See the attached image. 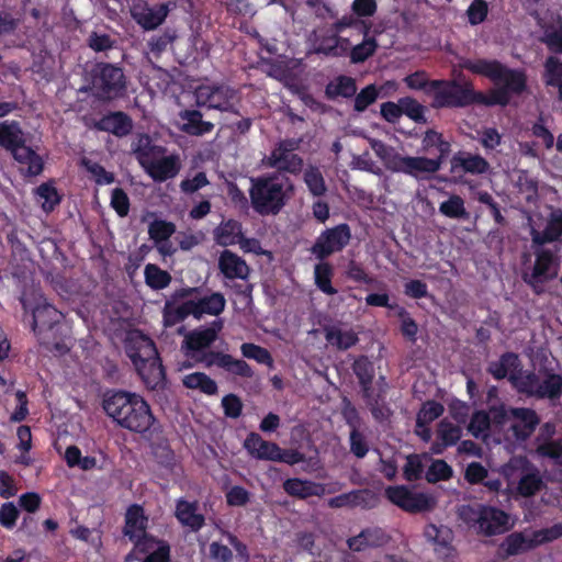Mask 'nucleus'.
Here are the masks:
<instances>
[{"instance_id": "obj_1", "label": "nucleus", "mask_w": 562, "mask_h": 562, "mask_svg": "<svg viewBox=\"0 0 562 562\" xmlns=\"http://www.w3.org/2000/svg\"><path fill=\"white\" fill-rule=\"evenodd\" d=\"M463 67L474 75L488 78L496 86L501 85L491 89L488 93L475 91L472 88L471 105L506 106L512 95H520L527 89V76L522 70L510 69L496 59L467 60Z\"/></svg>"}, {"instance_id": "obj_2", "label": "nucleus", "mask_w": 562, "mask_h": 562, "mask_svg": "<svg viewBox=\"0 0 562 562\" xmlns=\"http://www.w3.org/2000/svg\"><path fill=\"white\" fill-rule=\"evenodd\" d=\"M422 150L429 155H437L432 158L426 156H403L393 153L384 159L385 168L392 172L407 175L416 180H428L441 169L445 159L451 151V144L446 140L441 133L435 130H427L422 139Z\"/></svg>"}, {"instance_id": "obj_3", "label": "nucleus", "mask_w": 562, "mask_h": 562, "mask_svg": "<svg viewBox=\"0 0 562 562\" xmlns=\"http://www.w3.org/2000/svg\"><path fill=\"white\" fill-rule=\"evenodd\" d=\"M102 408L116 425L140 435L149 431L156 423L149 404L140 395L128 391H105Z\"/></svg>"}, {"instance_id": "obj_4", "label": "nucleus", "mask_w": 562, "mask_h": 562, "mask_svg": "<svg viewBox=\"0 0 562 562\" xmlns=\"http://www.w3.org/2000/svg\"><path fill=\"white\" fill-rule=\"evenodd\" d=\"M20 302L24 313H31L32 330L40 345L49 351L64 352L67 347L58 334L64 314L35 288L24 290L20 296Z\"/></svg>"}, {"instance_id": "obj_5", "label": "nucleus", "mask_w": 562, "mask_h": 562, "mask_svg": "<svg viewBox=\"0 0 562 562\" xmlns=\"http://www.w3.org/2000/svg\"><path fill=\"white\" fill-rule=\"evenodd\" d=\"M81 91L100 102L109 103L127 95L128 79L120 65L98 61L88 71L87 85Z\"/></svg>"}, {"instance_id": "obj_6", "label": "nucleus", "mask_w": 562, "mask_h": 562, "mask_svg": "<svg viewBox=\"0 0 562 562\" xmlns=\"http://www.w3.org/2000/svg\"><path fill=\"white\" fill-rule=\"evenodd\" d=\"M125 352L147 387L155 389L164 381L165 370L153 339L140 333L131 336Z\"/></svg>"}, {"instance_id": "obj_7", "label": "nucleus", "mask_w": 562, "mask_h": 562, "mask_svg": "<svg viewBox=\"0 0 562 562\" xmlns=\"http://www.w3.org/2000/svg\"><path fill=\"white\" fill-rule=\"evenodd\" d=\"M289 179L278 173L250 179L249 196L252 209L260 215H277L285 205Z\"/></svg>"}, {"instance_id": "obj_8", "label": "nucleus", "mask_w": 562, "mask_h": 562, "mask_svg": "<svg viewBox=\"0 0 562 562\" xmlns=\"http://www.w3.org/2000/svg\"><path fill=\"white\" fill-rule=\"evenodd\" d=\"M458 515L470 528L486 537L504 533L508 529V514L494 506L462 505L458 509Z\"/></svg>"}, {"instance_id": "obj_9", "label": "nucleus", "mask_w": 562, "mask_h": 562, "mask_svg": "<svg viewBox=\"0 0 562 562\" xmlns=\"http://www.w3.org/2000/svg\"><path fill=\"white\" fill-rule=\"evenodd\" d=\"M194 98L200 108L240 115L239 91L225 82L200 85L195 88Z\"/></svg>"}, {"instance_id": "obj_10", "label": "nucleus", "mask_w": 562, "mask_h": 562, "mask_svg": "<svg viewBox=\"0 0 562 562\" xmlns=\"http://www.w3.org/2000/svg\"><path fill=\"white\" fill-rule=\"evenodd\" d=\"M559 250V248L555 250L546 247L535 248L533 267L530 272H522L521 278L536 294L542 293V285L558 277L561 263Z\"/></svg>"}, {"instance_id": "obj_11", "label": "nucleus", "mask_w": 562, "mask_h": 562, "mask_svg": "<svg viewBox=\"0 0 562 562\" xmlns=\"http://www.w3.org/2000/svg\"><path fill=\"white\" fill-rule=\"evenodd\" d=\"M472 83L450 79H432V108L459 109L471 105Z\"/></svg>"}, {"instance_id": "obj_12", "label": "nucleus", "mask_w": 562, "mask_h": 562, "mask_svg": "<svg viewBox=\"0 0 562 562\" xmlns=\"http://www.w3.org/2000/svg\"><path fill=\"white\" fill-rule=\"evenodd\" d=\"M224 327V321L216 318L209 326H200L188 331L182 340L181 349L186 357L192 359L202 351L210 349L217 340L218 334Z\"/></svg>"}, {"instance_id": "obj_13", "label": "nucleus", "mask_w": 562, "mask_h": 562, "mask_svg": "<svg viewBox=\"0 0 562 562\" xmlns=\"http://www.w3.org/2000/svg\"><path fill=\"white\" fill-rule=\"evenodd\" d=\"M386 498L404 512L417 514L428 512L435 506V499L424 492H413L405 485L385 488Z\"/></svg>"}, {"instance_id": "obj_14", "label": "nucleus", "mask_w": 562, "mask_h": 562, "mask_svg": "<svg viewBox=\"0 0 562 562\" xmlns=\"http://www.w3.org/2000/svg\"><path fill=\"white\" fill-rule=\"evenodd\" d=\"M350 238L351 231L346 223L326 228L316 238L311 252L318 260H325L330 255L341 251L349 244Z\"/></svg>"}, {"instance_id": "obj_15", "label": "nucleus", "mask_w": 562, "mask_h": 562, "mask_svg": "<svg viewBox=\"0 0 562 562\" xmlns=\"http://www.w3.org/2000/svg\"><path fill=\"white\" fill-rule=\"evenodd\" d=\"M538 546L539 541L536 540L533 531L530 535H526L522 531H514L507 535L499 543L496 557L505 561L510 557L527 553Z\"/></svg>"}, {"instance_id": "obj_16", "label": "nucleus", "mask_w": 562, "mask_h": 562, "mask_svg": "<svg viewBox=\"0 0 562 562\" xmlns=\"http://www.w3.org/2000/svg\"><path fill=\"white\" fill-rule=\"evenodd\" d=\"M147 528L148 517L145 514L144 507L139 504L130 505L124 515L123 535L127 537L133 544L139 546V538L145 537Z\"/></svg>"}, {"instance_id": "obj_17", "label": "nucleus", "mask_w": 562, "mask_h": 562, "mask_svg": "<svg viewBox=\"0 0 562 562\" xmlns=\"http://www.w3.org/2000/svg\"><path fill=\"white\" fill-rule=\"evenodd\" d=\"M93 127L101 132L111 133L116 137H125L133 130V120L123 111H114L95 121Z\"/></svg>"}, {"instance_id": "obj_18", "label": "nucleus", "mask_w": 562, "mask_h": 562, "mask_svg": "<svg viewBox=\"0 0 562 562\" xmlns=\"http://www.w3.org/2000/svg\"><path fill=\"white\" fill-rule=\"evenodd\" d=\"M509 413L512 418L516 419V423L512 425L514 436L518 440H527L540 423L538 414L527 407H512Z\"/></svg>"}, {"instance_id": "obj_19", "label": "nucleus", "mask_w": 562, "mask_h": 562, "mask_svg": "<svg viewBox=\"0 0 562 562\" xmlns=\"http://www.w3.org/2000/svg\"><path fill=\"white\" fill-rule=\"evenodd\" d=\"M450 171L457 173L462 171L473 176L484 175L490 170L488 161L477 154L458 151L450 159Z\"/></svg>"}, {"instance_id": "obj_20", "label": "nucleus", "mask_w": 562, "mask_h": 562, "mask_svg": "<svg viewBox=\"0 0 562 562\" xmlns=\"http://www.w3.org/2000/svg\"><path fill=\"white\" fill-rule=\"evenodd\" d=\"M218 269L221 273L229 280H247L250 274V268L247 262L228 249L221 252L218 257Z\"/></svg>"}, {"instance_id": "obj_21", "label": "nucleus", "mask_w": 562, "mask_h": 562, "mask_svg": "<svg viewBox=\"0 0 562 562\" xmlns=\"http://www.w3.org/2000/svg\"><path fill=\"white\" fill-rule=\"evenodd\" d=\"M19 165L20 172L25 177H36L44 170L43 157L31 146H20L12 154Z\"/></svg>"}, {"instance_id": "obj_22", "label": "nucleus", "mask_w": 562, "mask_h": 562, "mask_svg": "<svg viewBox=\"0 0 562 562\" xmlns=\"http://www.w3.org/2000/svg\"><path fill=\"white\" fill-rule=\"evenodd\" d=\"M181 120L180 130L191 136H203L213 131L214 124L203 120L201 111L195 109H186L179 112Z\"/></svg>"}, {"instance_id": "obj_23", "label": "nucleus", "mask_w": 562, "mask_h": 562, "mask_svg": "<svg viewBox=\"0 0 562 562\" xmlns=\"http://www.w3.org/2000/svg\"><path fill=\"white\" fill-rule=\"evenodd\" d=\"M284 492L299 499H306L312 496L321 497L325 494V485L311 480L299 477L286 479L283 482Z\"/></svg>"}, {"instance_id": "obj_24", "label": "nucleus", "mask_w": 562, "mask_h": 562, "mask_svg": "<svg viewBox=\"0 0 562 562\" xmlns=\"http://www.w3.org/2000/svg\"><path fill=\"white\" fill-rule=\"evenodd\" d=\"M193 317L201 319L203 315L218 316L226 306V300L221 292H213L199 300H190Z\"/></svg>"}, {"instance_id": "obj_25", "label": "nucleus", "mask_w": 562, "mask_h": 562, "mask_svg": "<svg viewBox=\"0 0 562 562\" xmlns=\"http://www.w3.org/2000/svg\"><path fill=\"white\" fill-rule=\"evenodd\" d=\"M386 542L385 532L379 527L363 529L359 535L347 540L348 548L353 552H362L368 548H378Z\"/></svg>"}, {"instance_id": "obj_26", "label": "nucleus", "mask_w": 562, "mask_h": 562, "mask_svg": "<svg viewBox=\"0 0 562 562\" xmlns=\"http://www.w3.org/2000/svg\"><path fill=\"white\" fill-rule=\"evenodd\" d=\"M198 503L189 502L183 498L177 501L175 516L178 521L192 531H199L205 525V517L196 513Z\"/></svg>"}, {"instance_id": "obj_27", "label": "nucleus", "mask_w": 562, "mask_h": 562, "mask_svg": "<svg viewBox=\"0 0 562 562\" xmlns=\"http://www.w3.org/2000/svg\"><path fill=\"white\" fill-rule=\"evenodd\" d=\"M145 169L155 181H166L176 177L180 170L179 158L175 155L150 160Z\"/></svg>"}, {"instance_id": "obj_28", "label": "nucleus", "mask_w": 562, "mask_h": 562, "mask_svg": "<svg viewBox=\"0 0 562 562\" xmlns=\"http://www.w3.org/2000/svg\"><path fill=\"white\" fill-rule=\"evenodd\" d=\"M351 369L358 379L362 397H368L369 393L374 391L372 386L375 375L374 363L368 356L361 355L355 358Z\"/></svg>"}, {"instance_id": "obj_29", "label": "nucleus", "mask_w": 562, "mask_h": 562, "mask_svg": "<svg viewBox=\"0 0 562 562\" xmlns=\"http://www.w3.org/2000/svg\"><path fill=\"white\" fill-rule=\"evenodd\" d=\"M244 448L257 460L274 461L279 446L276 442L267 441L257 432H250L245 441Z\"/></svg>"}, {"instance_id": "obj_30", "label": "nucleus", "mask_w": 562, "mask_h": 562, "mask_svg": "<svg viewBox=\"0 0 562 562\" xmlns=\"http://www.w3.org/2000/svg\"><path fill=\"white\" fill-rule=\"evenodd\" d=\"M267 166L279 171L297 175L302 171L303 159L295 153H283L277 149H272L267 158Z\"/></svg>"}, {"instance_id": "obj_31", "label": "nucleus", "mask_w": 562, "mask_h": 562, "mask_svg": "<svg viewBox=\"0 0 562 562\" xmlns=\"http://www.w3.org/2000/svg\"><path fill=\"white\" fill-rule=\"evenodd\" d=\"M357 92L356 79L339 75L331 79L325 87V98L329 101H336L338 98L350 99Z\"/></svg>"}, {"instance_id": "obj_32", "label": "nucleus", "mask_w": 562, "mask_h": 562, "mask_svg": "<svg viewBox=\"0 0 562 562\" xmlns=\"http://www.w3.org/2000/svg\"><path fill=\"white\" fill-rule=\"evenodd\" d=\"M168 13V4L160 3L154 7H145L140 11L134 12L133 16L144 30L150 31L161 25Z\"/></svg>"}, {"instance_id": "obj_33", "label": "nucleus", "mask_w": 562, "mask_h": 562, "mask_svg": "<svg viewBox=\"0 0 562 562\" xmlns=\"http://www.w3.org/2000/svg\"><path fill=\"white\" fill-rule=\"evenodd\" d=\"M243 224L234 218L223 221L214 229V240L222 247L234 246L240 240Z\"/></svg>"}, {"instance_id": "obj_34", "label": "nucleus", "mask_w": 562, "mask_h": 562, "mask_svg": "<svg viewBox=\"0 0 562 562\" xmlns=\"http://www.w3.org/2000/svg\"><path fill=\"white\" fill-rule=\"evenodd\" d=\"M424 536L427 541L435 546L436 552H443L445 555H448L451 550V541L453 538L450 528L445 526L438 527L434 524H429L424 529Z\"/></svg>"}, {"instance_id": "obj_35", "label": "nucleus", "mask_w": 562, "mask_h": 562, "mask_svg": "<svg viewBox=\"0 0 562 562\" xmlns=\"http://www.w3.org/2000/svg\"><path fill=\"white\" fill-rule=\"evenodd\" d=\"M508 380L518 393L537 398V390L540 385V375L538 373L533 371H527L525 373L520 371L518 373L512 372Z\"/></svg>"}, {"instance_id": "obj_36", "label": "nucleus", "mask_w": 562, "mask_h": 562, "mask_svg": "<svg viewBox=\"0 0 562 562\" xmlns=\"http://www.w3.org/2000/svg\"><path fill=\"white\" fill-rule=\"evenodd\" d=\"M20 146H26V137L20 123L15 121H2V148L12 154Z\"/></svg>"}, {"instance_id": "obj_37", "label": "nucleus", "mask_w": 562, "mask_h": 562, "mask_svg": "<svg viewBox=\"0 0 562 562\" xmlns=\"http://www.w3.org/2000/svg\"><path fill=\"white\" fill-rule=\"evenodd\" d=\"M537 398L558 401L562 396V374L550 370L544 371V378L540 379V385L537 390Z\"/></svg>"}, {"instance_id": "obj_38", "label": "nucleus", "mask_w": 562, "mask_h": 562, "mask_svg": "<svg viewBox=\"0 0 562 562\" xmlns=\"http://www.w3.org/2000/svg\"><path fill=\"white\" fill-rule=\"evenodd\" d=\"M325 339L339 350H347L359 341L353 330H341L339 327L330 326L325 328Z\"/></svg>"}, {"instance_id": "obj_39", "label": "nucleus", "mask_w": 562, "mask_h": 562, "mask_svg": "<svg viewBox=\"0 0 562 562\" xmlns=\"http://www.w3.org/2000/svg\"><path fill=\"white\" fill-rule=\"evenodd\" d=\"M338 34V32L331 30V25L327 30L316 34L314 41V52L318 55L336 58V55L340 53L337 48Z\"/></svg>"}, {"instance_id": "obj_40", "label": "nucleus", "mask_w": 562, "mask_h": 562, "mask_svg": "<svg viewBox=\"0 0 562 562\" xmlns=\"http://www.w3.org/2000/svg\"><path fill=\"white\" fill-rule=\"evenodd\" d=\"M520 366L519 358L514 352L503 353L497 361H492L487 367V372L493 375L495 380H503L507 378L509 370H517Z\"/></svg>"}, {"instance_id": "obj_41", "label": "nucleus", "mask_w": 562, "mask_h": 562, "mask_svg": "<svg viewBox=\"0 0 562 562\" xmlns=\"http://www.w3.org/2000/svg\"><path fill=\"white\" fill-rule=\"evenodd\" d=\"M187 389L199 390L206 395H215L218 391L216 382L204 372H193L182 379Z\"/></svg>"}, {"instance_id": "obj_42", "label": "nucleus", "mask_w": 562, "mask_h": 562, "mask_svg": "<svg viewBox=\"0 0 562 562\" xmlns=\"http://www.w3.org/2000/svg\"><path fill=\"white\" fill-rule=\"evenodd\" d=\"M363 40L361 43L352 46L349 58L352 64H361L373 56L379 47L378 41L370 33H361Z\"/></svg>"}, {"instance_id": "obj_43", "label": "nucleus", "mask_w": 562, "mask_h": 562, "mask_svg": "<svg viewBox=\"0 0 562 562\" xmlns=\"http://www.w3.org/2000/svg\"><path fill=\"white\" fill-rule=\"evenodd\" d=\"M362 398L370 409L372 417L376 422L382 423L390 418L392 412L389 405L385 403L383 390H379L378 392L372 391L369 393L368 397Z\"/></svg>"}, {"instance_id": "obj_44", "label": "nucleus", "mask_w": 562, "mask_h": 562, "mask_svg": "<svg viewBox=\"0 0 562 562\" xmlns=\"http://www.w3.org/2000/svg\"><path fill=\"white\" fill-rule=\"evenodd\" d=\"M334 276L333 266L329 262L321 260L319 263L315 265L314 268V280L316 286L327 295H335L337 289L331 284V278Z\"/></svg>"}, {"instance_id": "obj_45", "label": "nucleus", "mask_w": 562, "mask_h": 562, "mask_svg": "<svg viewBox=\"0 0 562 562\" xmlns=\"http://www.w3.org/2000/svg\"><path fill=\"white\" fill-rule=\"evenodd\" d=\"M145 283L153 290L166 289L171 282V276L155 263H147L144 269Z\"/></svg>"}, {"instance_id": "obj_46", "label": "nucleus", "mask_w": 562, "mask_h": 562, "mask_svg": "<svg viewBox=\"0 0 562 562\" xmlns=\"http://www.w3.org/2000/svg\"><path fill=\"white\" fill-rule=\"evenodd\" d=\"M35 195L42 209L49 213L60 203V195L53 182H44L35 189Z\"/></svg>"}, {"instance_id": "obj_47", "label": "nucleus", "mask_w": 562, "mask_h": 562, "mask_svg": "<svg viewBox=\"0 0 562 562\" xmlns=\"http://www.w3.org/2000/svg\"><path fill=\"white\" fill-rule=\"evenodd\" d=\"M347 29H353L361 33H371L372 22L359 19L353 13L345 14L331 24V30L341 34Z\"/></svg>"}, {"instance_id": "obj_48", "label": "nucleus", "mask_w": 562, "mask_h": 562, "mask_svg": "<svg viewBox=\"0 0 562 562\" xmlns=\"http://www.w3.org/2000/svg\"><path fill=\"white\" fill-rule=\"evenodd\" d=\"M303 180L313 196H323L327 192L324 176L318 167L308 166L304 170Z\"/></svg>"}, {"instance_id": "obj_49", "label": "nucleus", "mask_w": 562, "mask_h": 562, "mask_svg": "<svg viewBox=\"0 0 562 562\" xmlns=\"http://www.w3.org/2000/svg\"><path fill=\"white\" fill-rule=\"evenodd\" d=\"M445 412V407L437 401H427L417 413L416 427H426L435 419L439 418Z\"/></svg>"}, {"instance_id": "obj_50", "label": "nucleus", "mask_w": 562, "mask_h": 562, "mask_svg": "<svg viewBox=\"0 0 562 562\" xmlns=\"http://www.w3.org/2000/svg\"><path fill=\"white\" fill-rule=\"evenodd\" d=\"M400 105L402 115H406L417 124H425L427 119L425 116L426 108L412 97L400 98Z\"/></svg>"}, {"instance_id": "obj_51", "label": "nucleus", "mask_w": 562, "mask_h": 562, "mask_svg": "<svg viewBox=\"0 0 562 562\" xmlns=\"http://www.w3.org/2000/svg\"><path fill=\"white\" fill-rule=\"evenodd\" d=\"M543 487V481L537 471L524 474L518 481L517 493L522 497H531Z\"/></svg>"}, {"instance_id": "obj_52", "label": "nucleus", "mask_w": 562, "mask_h": 562, "mask_svg": "<svg viewBox=\"0 0 562 562\" xmlns=\"http://www.w3.org/2000/svg\"><path fill=\"white\" fill-rule=\"evenodd\" d=\"M176 233V224L166 220H154L148 226V235L155 244L169 240Z\"/></svg>"}, {"instance_id": "obj_53", "label": "nucleus", "mask_w": 562, "mask_h": 562, "mask_svg": "<svg viewBox=\"0 0 562 562\" xmlns=\"http://www.w3.org/2000/svg\"><path fill=\"white\" fill-rule=\"evenodd\" d=\"M439 212L449 218L469 217V213L464 206V200L458 194H452L447 201L440 203Z\"/></svg>"}, {"instance_id": "obj_54", "label": "nucleus", "mask_w": 562, "mask_h": 562, "mask_svg": "<svg viewBox=\"0 0 562 562\" xmlns=\"http://www.w3.org/2000/svg\"><path fill=\"white\" fill-rule=\"evenodd\" d=\"M189 315L193 316L190 300L183 302L177 307H171L169 304H166L164 308V324L167 327L175 326L176 324L183 322Z\"/></svg>"}, {"instance_id": "obj_55", "label": "nucleus", "mask_w": 562, "mask_h": 562, "mask_svg": "<svg viewBox=\"0 0 562 562\" xmlns=\"http://www.w3.org/2000/svg\"><path fill=\"white\" fill-rule=\"evenodd\" d=\"M240 352L243 357L252 359L260 364H266L268 367H272L273 364V358L270 351L259 345L252 342H244L240 346Z\"/></svg>"}, {"instance_id": "obj_56", "label": "nucleus", "mask_w": 562, "mask_h": 562, "mask_svg": "<svg viewBox=\"0 0 562 562\" xmlns=\"http://www.w3.org/2000/svg\"><path fill=\"white\" fill-rule=\"evenodd\" d=\"M156 149H160V147L153 145L147 134H142L133 144V151L143 167L149 162V158L154 155Z\"/></svg>"}, {"instance_id": "obj_57", "label": "nucleus", "mask_w": 562, "mask_h": 562, "mask_svg": "<svg viewBox=\"0 0 562 562\" xmlns=\"http://www.w3.org/2000/svg\"><path fill=\"white\" fill-rule=\"evenodd\" d=\"M353 98V110L362 113L378 100L379 90L375 85H368L359 93L356 92Z\"/></svg>"}, {"instance_id": "obj_58", "label": "nucleus", "mask_w": 562, "mask_h": 562, "mask_svg": "<svg viewBox=\"0 0 562 562\" xmlns=\"http://www.w3.org/2000/svg\"><path fill=\"white\" fill-rule=\"evenodd\" d=\"M438 439L442 441V446H454L461 438V428L446 419L438 424Z\"/></svg>"}, {"instance_id": "obj_59", "label": "nucleus", "mask_w": 562, "mask_h": 562, "mask_svg": "<svg viewBox=\"0 0 562 562\" xmlns=\"http://www.w3.org/2000/svg\"><path fill=\"white\" fill-rule=\"evenodd\" d=\"M424 463L420 454L412 453L406 456V463L403 467V477L407 482H414L422 479Z\"/></svg>"}, {"instance_id": "obj_60", "label": "nucleus", "mask_w": 562, "mask_h": 562, "mask_svg": "<svg viewBox=\"0 0 562 562\" xmlns=\"http://www.w3.org/2000/svg\"><path fill=\"white\" fill-rule=\"evenodd\" d=\"M491 428V417L490 414L485 411H476L473 413L470 423H469V431L475 438H480L488 432Z\"/></svg>"}, {"instance_id": "obj_61", "label": "nucleus", "mask_w": 562, "mask_h": 562, "mask_svg": "<svg viewBox=\"0 0 562 562\" xmlns=\"http://www.w3.org/2000/svg\"><path fill=\"white\" fill-rule=\"evenodd\" d=\"M453 475L452 468L445 460H435L429 465L426 479L429 483L450 480Z\"/></svg>"}, {"instance_id": "obj_62", "label": "nucleus", "mask_w": 562, "mask_h": 562, "mask_svg": "<svg viewBox=\"0 0 562 562\" xmlns=\"http://www.w3.org/2000/svg\"><path fill=\"white\" fill-rule=\"evenodd\" d=\"M222 369L231 374L245 379H250L255 374L252 368L245 360L235 359L231 355H227Z\"/></svg>"}, {"instance_id": "obj_63", "label": "nucleus", "mask_w": 562, "mask_h": 562, "mask_svg": "<svg viewBox=\"0 0 562 562\" xmlns=\"http://www.w3.org/2000/svg\"><path fill=\"white\" fill-rule=\"evenodd\" d=\"M547 86L558 88L562 83V61L554 56L547 58L544 64Z\"/></svg>"}, {"instance_id": "obj_64", "label": "nucleus", "mask_w": 562, "mask_h": 562, "mask_svg": "<svg viewBox=\"0 0 562 562\" xmlns=\"http://www.w3.org/2000/svg\"><path fill=\"white\" fill-rule=\"evenodd\" d=\"M537 452L541 457L554 460L562 464V440H548L537 447Z\"/></svg>"}]
</instances>
